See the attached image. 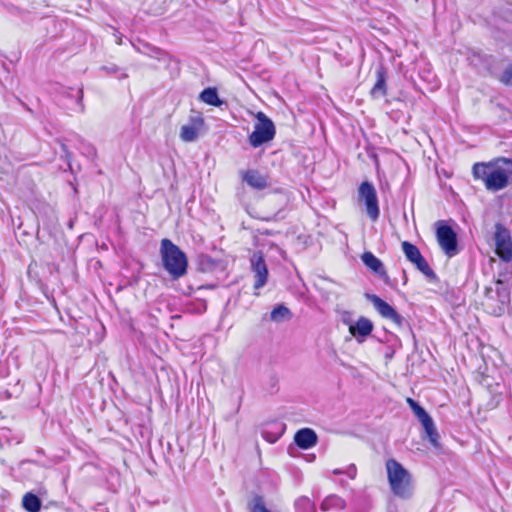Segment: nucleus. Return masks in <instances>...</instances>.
Masks as SVG:
<instances>
[{
    "mask_svg": "<svg viewBox=\"0 0 512 512\" xmlns=\"http://www.w3.org/2000/svg\"><path fill=\"white\" fill-rule=\"evenodd\" d=\"M361 260L366 267H368L375 274L379 275L385 282H388L389 277L386 273L382 261L378 259L373 253L364 252L361 256Z\"/></svg>",
    "mask_w": 512,
    "mask_h": 512,
    "instance_id": "obj_14",
    "label": "nucleus"
},
{
    "mask_svg": "<svg viewBox=\"0 0 512 512\" xmlns=\"http://www.w3.org/2000/svg\"><path fill=\"white\" fill-rule=\"evenodd\" d=\"M345 473L351 478L354 479L356 476V467L355 465H351L348 467V469L345 471Z\"/></svg>",
    "mask_w": 512,
    "mask_h": 512,
    "instance_id": "obj_29",
    "label": "nucleus"
},
{
    "mask_svg": "<svg viewBox=\"0 0 512 512\" xmlns=\"http://www.w3.org/2000/svg\"><path fill=\"white\" fill-rule=\"evenodd\" d=\"M509 303L510 291L504 281L498 279L495 282V287L485 288L482 305L489 314L494 316L503 315Z\"/></svg>",
    "mask_w": 512,
    "mask_h": 512,
    "instance_id": "obj_4",
    "label": "nucleus"
},
{
    "mask_svg": "<svg viewBox=\"0 0 512 512\" xmlns=\"http://www.w3.org/2000/svg\"><path fill=\"white\" fill-rule=\"evenodd\" d=\"M373 323L366 317H360L355 323L349 324L350 334L357 340L358 343L364 340L372 333Z\"/></svg>",
    "mask_w": 512,
    "mask_h": 512,
    "instance_id": "obj_12",
    "label": "nucleus"
},
{
    "mask_svg": "<svg viewBox=\"0 0 512 512\" xmlns=\"http://www.w3.org/2000/svg\"><path fill=\"white\" fill-rule=\"evenodd\" d=\"M160 255L164 269L173 279H179L187 273V256L170 239L161 240Z\"/></svg>",
    "mask_w": 512,
    "mask_h": 512,
    "instance_id": "obj_2",
    "label": "nucleus"
},
{
    "mask_svg": "<svg viewBox=\"0 0 512 512\" xmlns=\"http://www.w3.org/2000/svg\"><path fill=\"white\" fill-rule=\"evenodd\" d=\"M341 499L337 496H329L323 500L321 503V509L323 511H328L333 507L339 506L341 504Z\"/></svg>",
    "mask_w": 512,
    "mask_h": 512,
    "instance_id": "obj_25",
    "label": "nucleus"
},
{
    "mask_svg": "<svg viewBox=\"0 0 512 512\" xmlns=\"http://www.w3.org/2000/svg\"><path fill=\"white\" fill-rule=\"evenodd\" d=\"M436 236L439 246L448 257L457 254V236L450 226L445 224L439 225Z\"/></svg>",
    "mask_w": 512,
    "mask_h": 512,
    "instance_id": "obj_7",
    "label": "nucleus"
},
{
    "mask_svg": "<svg viewBox=\"0 0 512 512\" xmlns=\"http://www.w3.org/2000/svg\"><path fill=\"white\" fill-rule=\"evenodd\" d=\"M424 257L422 256V254H420L415 260L411 261L412 264H414L415 266L418 265L420 263L421 260H423Z\"/></svg>",
    "mask_w": 512,
    "mask_h": 512,
    "instance_id": "obj_30",
    "label": "nucleus"
},
{
    "mask_svg": "<svg viewBox=\"0 0 512 512\" xmlns=\"http://www.w3.org/2000/svg\"><path fill=\"white\" fill-rule=\"evenodd\" d=\"M257 122L254 125V131L249 135L248 140L252 147L257 148L270 142L276 133L274 123L263 112L255 115Z\"/></svg>",
    "mask_w": 512,
    "mask_h": 512,
    "instance_id": "obj_5",
    "label": "nucleus"
},
{
    "mask_svg": "<svg viewBox=\"0 0 512 512\" xmlns=\"http://www.w3.org/2000/svg\"><path fill=\"white\" fill-rule=\"evenodd\" d=\"M366 297L382 317L391 320L397 326H402L404 318L390 304L375 294H367Z\"/></svg>",
    "mask_w": 512,
    "mask_h": 512,
    "instance_id": "obj_10",
    "label": "nucleus"
},
{
    "mask_svg": "<svg viewBox=\"0 0 512 512\" xmlns=\"http://www.w3.org/2000/svg\"><path fill=\"white\" fill-rule=\"evenodd\" d=\"M297 512H316L314 503L306 496H301L295 501Z\"/></svg>",
    "mask_w": 512,
    "mask_h": 512,
    "instance_id": "obj_21",
    "label": "nucleus"
},
{
    "mask_svg": "<svg viewBox=\"0 0 512 512\" xmlns=\"http://www.w3.org/2000/svg\"><path fill=\"white\" fill-rule=\"evenodd\" d=\"M22 505L28 512H39L41 509V500L33 493H26L22 499Z\"/></svg>",
    "mask_w": 512,
    "mask_h": 512,
    "instance_id": "obj_19",
    "label": "nucleus"
},
{
    "mask_svg": "<svg viewBox=\"0 0 512 512\" xmlns=\"http://www.w3.org/2000/svg\"><path fill=\"white\" fill-rule=\"evenodd\" d=\"M262 234L263 235H271L272 233L269 230H265Z\"/></svg>",
    "mask_w": 512,
    "mask_h": 512,
    "instance_id": "obj_33",
    "label": "nucleus"
},
{
    "mask_svg": "<svg viewBox=\"0 0 512 512\" xmlns=\"http://www.w3.org/2000/svg\"><path fill=\"white\" fill-rule=\"evenodd\" d=\"M78 93H79L78 102L81 103L82 102V98H83V90L80 89Z\"/></svg>",
    "mask_w": 512,
    "mask_h": 512,
    "instance_id": "obj_31",
    "label": "nucleus"
},
{
    "mask_svg": "<svg viewBox=\"0 0 512 512\" xmlns=\"http://www.w3.org/2000/svg\"><path fill=\"white\" fill-rule=\"evenodd\" d=\"M62 149H63V151H64V152H66V153H67V151H66V146H65V145H62Z\"/></svg>",
    "mask_w": 512,
    "mask_h": 512,
    "instance_id": "obj_34",
    "label": "nucleus"
},
{
    "mask_svg": "<svg viewBox=\"0 0 512 512\" xmlns=\"http://www.w3.org/2000/svg\"><path fill=\"white\" fill-rule=\"evenodd\" d=\"M474 180L481 181L490 192L505 189L512 181V159L498 157L472 166Z\"/></svg>",
    "mask_w": 512,
    "mask_h": 512,
    "instance_id": "obj_1",
    "label": "nucleus"
},
{
    "mask_svg": "<svg viewBox=\"0 0 512 512\" xmlns=\"http://www.w3.org/2000/svg\"><path fill=\"white\" fill-rule=\"evenodd\" d=\"M250 512H272L266 508L263 497L256 495L248 504Z\"/></svg>",
    "mask_w": 512,
    "mask_h": 512,
    "instance_id": "obj_23",
    "label": "nucleus"
},
{
    "mask_svg": "<svg viewBox=\"0 0 512 512\" xmlns=\"http://www.w3.org/2000/svg\"><path fill=\"white\" fill-rule=\"evenodd\" d=\"M291 311L284 305H277L270 314V318L274 322H283L291 319Z\"/></svg>",
    "mask_w": 512,
    "mask_h": 512,
    "instance_id": "obj_20",
    "label": "nucleus"
},
{
    "mask_svg": "<svg viewBox=\"0 0 512 512\" xmlns=\"http://www.w3.org/2000/svg\"><path fill=\"white\" fill-rule=\"evenodd\" d=\"M496 254L505 262L512 258V243L509 231L502 225H496L495 232Z\"/></svg>",
    "mask_w": 512,
    "mask_h": 512,
    "instance_id": "obj_9",
    "label": "nucleus"
},
{
    "mask_svg": "<svg viewBox=\"0 0 512 512\" xmlns=\"http://www.w3.org/2000/svg\"><path fill=\"white\" fill-rule=\"evenodd\" d=\"M499 80L501 83L505 85H510L512 82V64L508 65L503 73L501 74Z\"/></svg>",
    "mask_w": 512,
    "mask_h": 512,
    "instance_id": "obj_27",
    "label": "nucleus"
},
{
    "mask_svg": "<svg viewBox=\"0 0 512 512\" xmlns=\"http://www.w3.org/2000/svg\"><path fill=\"white\" fill-rule=\"evenodd\" d=\"M402 250L407 260L410 262L415 260L421 254L418 247L408 241L402 242Z\"/></svg>",
    "mask_w": 512,
    "mask_h": 512,
    "instance_id": "obj_22",
    "label": "nucleus"
},
{
    "mask_svg": "<svg viewBox=\"0 0 512 512\" xmlns=\"http://www.w3.org/2000/svg\"><path fill=\"white\" fill-rule=\"evenodd\" d=\"M243 182L255 190H263L268 187L267 177L255 169L240 171Z\"/></svg>",
    "mask_w": 512,
    "mask_h": 512,
    "instance_id": "obj_13",
    "label": "nucleus"
},
{
    "mask_svg": "<svg viewBox=\"0 0 512 512\" xmlns=\"http://www.w3.org/2000/svg\"><path fill=\"white\" fill-rule=\"evenodd\" d=\"M200 100L204 103L212 106L219 107L222 105L223 101L220 100L217 90L215 88H206L204 89L199 96Z\"/></svg>",
    "mask_w": 512,
    "mask_h": 512,
    "instance_id": "obj_18",
    "label": "nucleus"
},
{
    "mask_svg": "<svg viewBox=\"0 0 512 512\" xmlns=\"http://www.w3.org/2000/svg\"><path fill=\"white\" fill-rule=\"evenodd\" d=\"M250 266L255 278L253 287L255 290L261 289L266 285L269 275L268 267L262 252L257 251L252 254L250 258Z\"/></svg>",
    "mask_w": 512,
    "mask_h": 512,
    "instance_id": "obj_8",
    "label": "nucleus"
},
{
    "mask_svg": "<svg viewBox=\"0 0 512 512\" xmlns=\"http://www.w3.org/2000/svg\"><path fill=\"white\" fill-rule=\"evenodd\" d=\"M385 466L392 493L401 499H410L414 487L408 470L395 459H388Z\"/></svg>",
    "mask_w": 512,
    "mask_h": 512,
    "instance_id": "obj_3",
    "label": "nucleus"
},
{
    "mask_svg": "<svg viewBox=\"0 0 512 512\" xmlns=\"http://www.w3.org/2000/svg\"><path fill=\"white\" fill-rule=\"evenodd\" d=\"M333 473H334V474H336V475H338V474L343 473V471H341V470H339V469H335V470L333 471Z\"/></svg>",
    "mask_w": 512,
    "mask_h": 512,
    "instance_id": "obj_32",
    "label": "nucleus"
},
{
    "mask_svg": "<svg viewBox=\"0 0 512 512\" xmlns=\"http://www.w3.org/2000/svg\"><path fill=\"white\" fill-rule=\"evenodd\" d=\"M294 442L301 449H309L316 445L317 434L310 428H302L295 433Z\"/></svg>",
    "mask_w": 512,
    "mask_h": 512,
    "instance_id": "obj_15",
    "label": "nucleus"
},
{
    "mask_svg": "<svg viewBox=\"0 0 512 512\" xmlns=\"http://www.w3.org/2000/svg\"><path fill=\"white\" fill-rule=\"evenodd\" d=\"M100 69L107 74H116L120 71V68L114 64L102 66Z\"/></svg>",
    "mask_w": 512,
    "mask_h": 512,
    "instance_id": "obj_28",
    "label": "nucleus"
},
{
    "mask_svg": "<svg viewBox=\"0 0 512 512\" xmlns=\"http://www.w3.org/2000/svg\"><path fill=\"white\" fill-rule=\"evenodd\" d=\"M204 127V120L200 116L191 117L189 122L181 127L180 138L184 142H194L198 139Z\"/></svg>",
    "mask_w": 512,
    "mask_h": 512,
    "instance_id": "obj_11",
    "label": "nucleus"
},
{
    "mask_svg": "<svg viewBox=\"0 0 512 512\" xmlns=\"http://www.w3.org/2000/svg\"><path fill=\"white\" fill-rule=\"evenodd\" d=\"M376 82L374 86L372 87L370 94L373 98L378 99L381 97H384L386 95V70L381 65L379 66L376 71Z\"/></svg>",
    "mask_w": 512,
    "mask_h": 512,
    "instance_id": "obj_16",
    "label": "nucleus"
},
{
    "mask_svg": "<svg viewBox=\"0 0 512 512\" xmlns=\"http://www.w3.org/2000/svg\"><path fill=\"white\" fill-rule=\"evenodd\" d=\"M422 274H424L429 280H437L436 273L431 269L428 262L424 258L418 265L415 266Z\"/></svg>",
    "mask_w": 512,
    "mask_h": 512,
    "instance_id": "obj_24",
    "label": "nucleus"
},
{
    "mask_svg": "<svg viewBox=\"0 0 512 512\" xmlns=\"http://www.w3.org/2000/svg\"><path fill=\"white\" fill-rule=\"evenodd\" d=\"M419 421L421 422L430 443L433 446L437 447L439 436H438L437 430L435 428L433 419L428 414V415L424 416L423 418L419 419Z\"/></svg>",
    "mask_w": 512,
    "mask_h": 512,
    "instance_id": "obj_17",
    "label": "nucleus"
},
{
    "mask_svg": "<svg viewBox=\"0 0 512 512\" xmlns=\"http://www.w3.org/2000/svg\"><path fill=\"white\" fill-rule=\"evenodd\" d=\"M407 402H408L410 408L412 409V411L414 412V414L416 415V417L418 418V420L423 418L424 416L428 415V413L425 411V409L422 406H420L412 398H408Z\"/></svg>",
    "mask_w": 512,
    "mask_h": 512,
    "instance_id": "obj_26",
    "label": "nucleus"
},
{
    "mask_svg": "<svg viewBox=\"0 0 512 512\" xmlns=\"http://www.w3.org/2000/svg\"><path fill=\"white\" fill-rule=\"evenodd\" d=\"M359 198L364 201L366 213L372 221H376L380 211L378 206L377 193L374 186L369 182H363L359 187Z\"/></svg>",
    "mask_w": 512,
    "mask_h": 512,
    "instance_id": "obj_6",
    "label": "nucleus"
}]
</instances>
